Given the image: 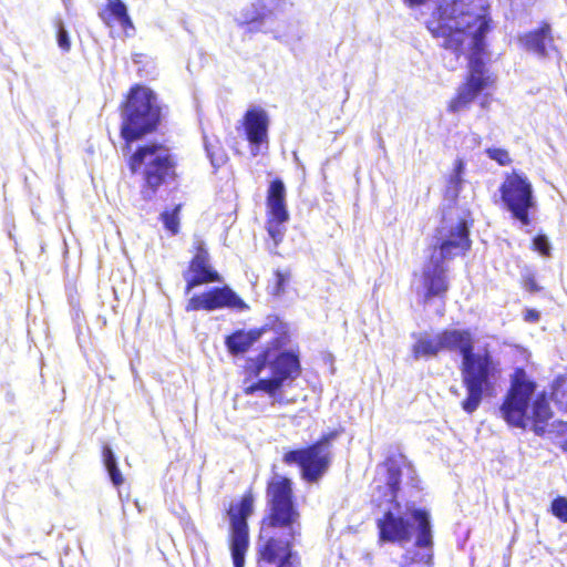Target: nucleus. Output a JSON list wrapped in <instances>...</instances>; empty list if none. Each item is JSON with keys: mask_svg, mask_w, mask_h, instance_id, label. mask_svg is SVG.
Segmentation results:
<instances>
[{"mask_svg": "<svg viewBox=\"0 0 567 567\" xmlns=\"http://www.w3.org/2000/svg\"><path fill=\"white\" fill-rule=\"evenodd\" d=\"M106 11L114 17L124 30L127 28L134 29V24L127 13V7L122 0H106Z\"/></svg>", "mask_w": 567, "mask_h": 567, "instance_id": "b1692460", "label": "nucleus"}, {"mask_svg": "<svg viewBox=\"0 0 567 567\" xmlns=\"http://www.w3.org/2000/svg\"><path fill=\"white\" fill-rule=\"evenodd\" d=\"M465 163L463 159L457 158L454 163L453 172L450 174L446 186V196L455 199L464 184Z\"/></svg>", "mask_w": 567, "mask_h": 567, "instance_id": "5701e85b", "label": "nucleus"}, {"mask_svg": "<svg viewBox=\"0 0 567 567\" xmlns=\"http://www.w3.org/2000/svg\"><path fill=\"white\" fill-rule=\"evenodd\" d=\"M121 135L125 141L123 152L131 148V143L152 132L159 121V106L156 95L145 86L131 90L122 112Z\"/></svg>", "mask_w": 567, "mask_h": 567, "instance_id": "0eeeda50", "label": "nucleus"}, {"mask_svg": "<svg viewBox=\"0 0 567 567\" xmlns=\"http://www.w3.org/2000/svg\"><path fill=\"white\" fill-rule=\"evenodd\" d=\"M502 200L512 216L523 226L530 224L529 210L535 208L536 199L529 179L516 172L507 175L501 186Z\"/></svg>", "mask_w": 567, "mask_h": 567, "instance_id": "1a4fd4ad", "label": "nucleus"}, {"mask_svg": "<svg viewBox=\"0 0 567 567\" xmlns=\"http://www.w3.org/2000/svg\"><path fill=\"white\" fill-rule=\"evenodd\" d=\"M524 318L527 322H536L539 319V312L533 309H528L526 310Z\"/></svg>", "mask_w": 567, "mask_h": 567, "instance_id": "72a5a7b5", "label": "nucleus"}, {"mask_svg": "<svg viewBox=\"0 0 567 567\" xmlns=\"http://www.w3.org/2000/svg\"><path fill=\"white\" fill-rule=\"evenodd\" d=\"M520 42L527 50L533 51L540 58L547 56L548 49L554 48L550 27L548 24H545L540 29L525 34L520 38Z\"/></svg>", "mask_w": 567, "mask_h": 567, "instance_id": "6ab92c4d", "label": "nucleus"}, {"mask_svg": "<svg viewBox=\"0 0 567 567\" xmlns=\"http://www.w3.org/2000/svg\"><path fill=\"white\" fill-rule=\"evenodd\" d=\"M100 17L107 25H110V21L105 12H100Z\"/></svg>", "mask_w": 567, "mask_h": 567, "instance_id": "c9c22d12", "label": "nucleus"}, {"mask_svg": "<svg viewBox=\"0 0 567 567\" xmlns=\"http://www.w3.org/2000/svg\"><path fill=\"white\" fill-rule=\"evenodd\" d=\"M267 505L257 543V567H300L299 556L292 550L301 535L300 513L292 501L290 480L272 476Z\"/></svg>", "mask_w": 567, "mask_h": 567, "instance_id": "7ed1b4c3", "label": "nucleus"}, {"mask_svg": "<svg viewBox=\"0 0 567 567\" xmlns=\"http://www.w3.org/2000/svg\"><path fill=\"white\" fill-rule=\"evenodd\" d=\"M488 103H489V102H488L487 96H484V97L482 99V101H481V106H482L483 109H485V107H487Z\"/></svg>", "mask_w": 567, "mask_h": 567, "instance_id": "e433bc0d", "label": "nucleus"}, {"mask_svg": "<svg viewBox=\"0 0 567 567\" xmlns=\"http://www.w3.org/2000/svg\"><path fill=\"white\" fill-rule=\"evenodd\" d=\"M243 125L247 140L251 144V153L256 156L260 146L268 143V114L260 107L250 109L245 114Z\"/></svg>", "mask_w": 567, "mask_h": 567, "instance_id": "f3484780", "label": "nucleus"}, {"mask_svg": "<svg viewBox=\"0 0 567 567\" xmlns=\"http://www.w3.org/2000/svg\"><path fill=\"white\" fill-rule=\"evenodd\" d=\"M535 391V384L529 381L524 370H516L512 386L501 406L504 420L517 427H526L529 421L534 422V432L542 435L545 423L551 417L549 403L544 393L533 402L529 412V402Z\"/></svg>", "mask_w": 567, "mask_h": 567, "instance_id": "39448f33", "label": "nucleus"}, {"mask_svg": "<svg viewBox=\"0 0 567 567\" xmlns=\"http://www.w3.org/2000/svg\"><path fill=\"white\" fill-rule=\"evenodd\" d=\"M221 308L244 311L248 309V306L228 286L212 288L200 295L193 296L186 306L187 311H214Z\"/></svg>", "mask_w": 567, "mask_h": 567, "instance_id": "4468645a", "label": "nucleus"}, {"mask_svg": "<svg viewBox=\"0 0 567 567\" xmlns=\"http://www.w3.org/2000/svg\"><path fill=\"white\" fill-rule=\"evenodd\" d=\"M447 270L446 261L431 255L421 272L414 275L413 289L423 302L445 296L450 287Z\"/></svg>", "mask_w": 567, "mask_h": 567, "instance_id": "f8f14e48", "label": "nucleus"}, {"mask_svg": "<svg viewBox=\"0 0 567 567\" xmlns=\"http://www.w3.org/2000/svg\"><path fill=\"white\" fill-rule=\"evenodd\" d=\"M442 351L458 352L462 359L472 352L474 339L468 330L449 329L439 333Z\"/></svg>", "mask_w": 567, "mask_h": 567, "instance_id": "a211bd4d", "label": "nucleus"}, {"mask_svg": "<svg viewBox=\"0 0 567 567\" xmlns=\"http://www.w3.org/2000/svg\"><path fill=\"white\" fill-rule=\"evenodd\" d=\"M471 247L468 228L462 218L444 217L436 230L435 247L432 256L449 261L454 257L464 255Z\"/></svg>", "mask_w": 567, "mask_h": 567, "instance_id": "9d476101", "label": "nucleus"}, {"mask_svg": "<svg viewBox=\"0 0 567 567\" xmlns=\"http://www.w3.org/2000/svg\"><path fill=\"white\" fill-rule=\"evenodd\" d=\"M488 157L495 162H497L499 165H508L511 163L509 154L506 150L503 148H488L486 151Z\"/></svg>", "mask_w": 567, "mask_h": 567, "instance_id": "c756f323", "label": "nucleus"}, {"mask_svg": "<svg viewBox=\"0 0 567 567\" xmlns=\"http://www.w3.org/2000/svg\"><path fill=\"white\" fill-rule=\"evenodd\" d=\"M288 341L286 332H277L269 339L262 352L247 361L248 378L243 386L246 395L266 396L271 405H287L295 402L286 398L282 391L299 377L301 371L298 355L292 351H281Z\"/></svg>", "mask_w": 567, "mask_h": 567, "instance_id": "20e7f679", "label": "nucleus"}, {"mask_svg": "<svg viewBox=\"0 0 567 567\" xmlns=\"http://www.w3.org/2000/svg\"><path fill=\"white\" fill-rule=\"evenodd\" d=\"M128 166L144 179L142 195L152 199L156 189L174 175V164L168 150L162 145L140 146L130 157Z\"/></svg>", "mask_w": 567, "mask_h": 567, "instance_id": "6e6552de", "label": "nucleus"}, {"mask_svg": "<svg viewBox=\"0 0 567 567\" xmlns=\"http://www.w3.org/2000/svg\"><path fill=\"white\" fill-rule=\"evenodd\" d=\"M333 437L334 434H330L307 449L290 451L285 454L284 461L287 464H298L301 467L303 478L315 482L329 467L330 441Z\"/></svg>", "mask_w": 567, "mask_h": 567, "instance_id": "9b49d317", "label": "nucleus"}, {"mask_svg": "<svg viewBox=\"0 0 567 567\" xmlns=\"http://www.w3.org/2000/svg\"><path fill=\"white\" fill-rule=\"evenodd\" d=\"M254 499L244 496L237 508L229 511L230 517V551L234 567L245 566V556L249 547L247 518L251 515Z\"/></svg>", "mask_w": 567, "mask_h": 567, "instance_id": "ddd939ff", "label": "nucleus"}, {"mask_svg": "<svg viewBox=\"0 0 567 567\" xmlns=\"http://www.w3.org/2000/svg\"><path fill=\"white\" fill-rule=\"evenodd\" d=\"M533 245L535 250L540 252L544 256H549L550 254V245L546 236L539 235L534 238Z\"/></svg>", "mask_w": 567, "mask_h": 567, "instance_id": "2f4dec72", "label": "nucleus"}, {"mask_svg": "<svg viewBox=\"0 0 567 567\" xmlns=\"http://www.w3.org/2000/svg\"><path fill=\"white\" fill-rule=\"evenodd\" d=\"M179 210L181 206L177 205L173 210H165L161 214V220L172 235H176L179 230Z\"/></svg>", "mask_w": 567, "mask_h": 567, "instance_id": "bb28decb", "label": "nucleus"}, {"mask_svg": "<svg viewBox=\"0 0 567 567\" xmlns=\"http://www.w3.org/2000/svg\"><path fill=\"white\" fill-rule=\"evenodd\" d=\"M386 476L384 484H377L373 501L378 506L386 505L384 514L378 518L379 540L390 543H406L415 532V548L406 550L401 560V567H432L433 538L427 512L422 509H403L396 502L400 485V468L389 462L384 465ZM378 483V481H375ZM379 483H382L379 480Z\"/></svg>", "mask_w": 567, "mask_h": 567, "instance_id": "f03ea898", "label": "nucleus"}, {"mask_svg": "<svg viewBox=\"0 0 567 567\" xmlns=\"http://www.w3.org/2000/svg\"><path fill=\"white\" fill-rule=\"evenodd\" d=\"M103 463H104V466L109 473V476H110L112 483L115 486L122 485L124 482L122 473L117 467L115 455H114L113 451L111 450V447H109V446H104V449H103Z\"/></svg>", "mask_w": 567, "mask_h": 567, "instance_id": "a878e982", "label": "nucleus"}, {"mask_svg": "<svg viewBox=\"0 0 567 567\" xmlns=\"http://www.w3.org/2000/svg\"><path fill=\"white\" fill-rule=\"evenodd\" d=\"M286 196L287 192L284 182L279 178L272 181L267 190V215H276L277 218L289 215Z\"/></svg>", "mask_w": 567, "mask_h": 567, "instance_id": "aec40b11", "label": "nucleus"}, {"mask_svg": "<svg viewBox=\"0 0 567 567\" xmlns=\"http://www.w3.org/2000/svg\"><path fill=\"white\" fill-rule=\"evenodd\" d=\"M551 513L561 522L567 523V498H555L551 503Z\"/></svg>", "mask_w": 567, "mask_h": 567, "instance_id": "cd10ccee", "label": "nucleus"}, {"mask_svg": "<svg viewBox=\"0 0 567 567\" xmlns=\"http://www.w3.org/2000/svg\"><path fill=\"white\" fill-rule=\"evenodd\" d=\"M289 220V215L277 218L276 215H267L266 229L268 235L278 245L284 239L286 233V223Z\"/></svg>", "mask_w": 567, "mask_h": 567, "instance_id": "393cba45", "label": "nucleus"}, {"mask_svg": "<svg viewBox=\"0 0 567 567\" xmlns=\"http://www.w3.org/2000/svg\"><path fill=\"white\" fill-rule=\"evenodd\" d=\"M205 148L208 157L210 158L212 165L214 167H219L226 162V154L221 148H213L210 145L205 143Z\"/></svg>", "mask_w": 567, "mask_h": 567, "instance_id": "c85d7f7f", "label": "nucleus"}, {"mask_svg": "<svg viewBox=\"0 0 567 567\" xmlns=\"http://www.w3.org/2000/svg\"><path fill=\"white\" fill-rule=\"evenodd\" d=\"M276 279H277V284H276V288H275V293L279 295L280 292L284 291V286H285V282L289 280V275L286 272L277 271Z\"/></svg>", "mask_w": 567, "mask_h": 567, "instance_id": "473e14b6", "label": "nucleus"}, {"mask_svg": "<svg viewBox=\"0 0 567 567\" xmlns=\"http://www.w3.org/2000/svg\"><path fill=\"white\" fill-rule=\"evenodd\" d=\"M487 8L488 0H451L440 6L426 23L433 37L443 40L445 49L467 55L468 76L449 104L452 113L467 110L488 85L489 76L483 61L484 38L488 30Z\"/></svg>", "mask_w": 567, "mask_h": 567, "instance_id": "f257e3e1", "label": "nucleus"}, {"mask_svg": "<svg viewBox=\"0 0 567 567\" xmlns=\"http://www.w3.org/2000/svg\"><path fill=\"white\" fill-rule=\"evenodd\" d=\"M269 330H250L244 331L238 330L226 338V346L230 353L239 354L246 352L262 333H267Z\"/></svg>", "mask_w": 567, "mask_h": 567, "instance_id": "412c9836", "label": "nucleus"}, {"mask_svg": "<svg viewBox=\"0 0 567 567\" xmlns=\"http://www.w3.org/2000/svg\"><path fill=\"white\" fill-rule=\"evenodd\" d=\"M194 248L196 254L190 261L188 271L184 275L187 282L186 292L188 293L196 286L221 281L218 272L209 265V254L205 243L200 238H195Z\"/></svg>", "mask_w": 567, "mask_h": 567, "instance_id": "2eb2a0df", "label": "nucleus"}, {"mask_svg": "<svg viewBox=\"0 0 567 567\" xmlns=\"http://www.w3.org/2000/svg\"><path fill=\"white\" fill-rule=\"evenodd\" d=\"M563 447H564V450H565V451H567V440H566V442L564 443V446H563Z\"/></svg>", "mask_w": 567, "mask_h": 567, "instance_id": "4c0bfd02", "label": "nucleus"}, {"mask_svg": "<svg viewBox=\"0 0 567 567\" xmlns=\"http://www.w3.org/2000/svg\"><path fill=\"white\" fill-rule=\"evenodd\" d=\"M238 27L245 28L246 33H276V19L271 11L262 6L250 3L243 8L236 16Z\"/></svg>", "mask_w": 567, "mask_h": 567, "instance_id": "dca6fc26", "label": "nucleus"}, {"mask_svg": "<svg viewBox=\"0 0 567 567\" xmlns=\"http://www.w3.org/2000/svg\"><path fill=\"white\" fill-rule=\"evenodd\" d=\"M525 287H526V289H527V290L533 291V292H534V291H538V290L540 289V288L538 287V285L536 284V281H535L534 277H532V276H530V277H527V278L525 279Z\"/></svg>", "mask_w": 567, "mask_h": 567, "instance_id": "f704fd0d", "label": "nucleus"}, {"mask_svg": "<svg viewBox=\"0 0 567 567\" xmlns=\"http://www.w3.org/2000/svg\"><path fill=\"white\" fill-rule=\"evenodd\" d=\"M414 338L415 342L412 346V354L415 360L436 357L442 351L439 333L436 336L421 333L414 336Z\"/></svg>", "mask_w": 567, "mask_h": 567, "instance_id": "4be33fe9", "label": "nucleus"}, {"mask_svg": "<svg viewBox=\"0 0 567 567\" xmlns=\"http://www.w3.org/2000/svg\"><path fill=\"white\" fill-rule=\"evenodd\" d=\"M499 375V363L487 346L477 347L462 360L461 377L467 396L462 401V409L473 413L480 406L483 395L493 390Z\"/></svg>", "mask_w": 567, "mask_h": 567, "instance_id": "423d86ee", "label": "nucleus"}, {"mask_svg": "<svg viewBox=\"0 0 567 567\" xmlns=\"http://www.w3.org/2000/svg\"><path fill=\"white\" fill-rule=\"evenodd\" d=\"M58 44L64 51H69L71 47L68 31L65 30L62 21L58 22Z\"/></svg>", "mask_w": 567, "mask_h": 567, "instance_id": "7c9ffc66", "label": "nucleus"}]
</instances>
